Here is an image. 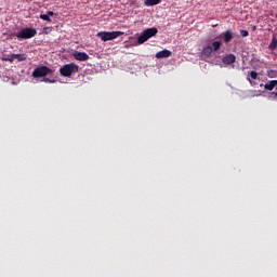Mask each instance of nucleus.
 <instances>
[{
    "label": "nucleus",
    "instance_id": "1",
    "mask_svg": "<svg viewBox=\"0 0 277 277\" xmlns=\"http://www.w3.org/2000/svg\"><path fill=\"white\" fill-rule=\"evenodd\" d=\"M157 34H159V29H157V27L147 28L138 36L137 43L144 44V42H147L150 38H155Z\"/></svg>",
    "mask_w": 277,
    "mask_h": 277
},
{
    "label": "nucleus",
    "instance_id": "2",
    "mask_svg": "<svg viewBox=\"0 0 277 277\" xmlns=\"http://www.w3.org/2000/svg\"><path fill=\"white\" fill-rule=\"evenodd\" d=\"M76 72H79V65L75 63L63 65L60 68V74L62 77H72V75H75Z\"/></svg>",
    "mask_w": 277,
    "mask_h": 277
},
{
    "label": "nucleus",
    "instance_id": "3",
    "mask_svg": "<svg viewBox=\"0 0 277 277\" xmlns=\"http://www.w3.org/2000/svg\"><path fill=\"white\" fill-rule=\"evenodd\" d=\"M119 36H124V32L117 31H100L97 32V38H101L103 42H109V40H116Z\"/></svg>",
    "mask_w": 277,
    "mask_h": 277
},
{
    "label": "nucleus",
    "instance_id": "4",
    "mask_svg": "<svg viewBox=\"0 0 277 277\" xmlns=\"http://www.w3.org/2000/svg\"><path fill=\"white\" fill-rule=\"evenodd\" d=\"M52 72H53V69L42 65L35 68V70L32 71V77L34 79H40L42 77H48V75H52Z\"/></svg>",
    "mask_w": 277,
    "mask_h": 277
},
{
    "label": "nucleus",
    "instance_id": "5",
    "mask_svg": "<svg viewBox=\"0 0 277 277\" xmlns=\"http://www.w3.org/2000/svg\"><path fill=\"white\" fill-rule=\"evenodd\" d=\"M38 34V30L36 28H24L22 31L16 34V38L19 40H29V38H34Z\"/></svg>",
    "mask_w": 277,
    "mask_h": 277
},
{
    "label": "nucleus",
    "instance_id": "6",
    "mask_svg": "<svg viewBox=\"0 0 277 277\" xmlns=\"http://www.w3.org/2000/svg\"><path fill=\"white\" fill-rule=\"evenodd\" d=\"M222 62L225 66H230V64H235V62H237V56H235V54H227L222 58Z\"/></svg>",
    "mask_w": 277,
    "mask_h": 277
},
{
    "label": "nucleus",
    "instance_id": "7",
    "mask_svg": "<svg viewBox=\"0 0 277 277\" xmlns=\"http://www.w3.org/2000/svg\"><path fill=\"white\" fill-rule=\"evenodd\" d=\"M74 57L78 62H88V60H90V55H88L85 52H75Z\"/></svg>",
    "mask_w": 277,
    "mask_h": 277
},
{
    "label": "nucleus",
    "instance_id": "8",
    "mask_svg": "<svg viewBox=\"0 0 277 277\" xmlns=\"http://www.w3.org/2000/svg\"><path fill=\"white\" fill-rule=\"evenodd\" d=\"M221 37L223 38V41L228 44V42H230L234 38L233 36V30H226L224 32L221 34Z\"/></svg>",
    "mask_w": 277,
    "mask_h": 277
},
{
    "label": "nucleus",
    "instance_id": "9",
    "mask_svg": "<svg viewBox=\"0 0 277 277\" xmlns=\"http://www.w3.org/2000/svg\"><path fill=\"white\" fill-rule=\"evenodd\" d=\"M157 60H163L166 57H172V52L170 50H162L156 53Z\"/></svg>",
    "mask_w": 277,
    "mask_h": 277
},
{
    "label": "nucleus",
    "instance_id": "10",
    "mask_svg": "<svg viewBox=\"0 0 277 277\" xmlns=\"http://www.w3.org/2000/svg\"><path fill=\"white\" fill-rule=\"evenodd\" d=\"M213 54V48L211 45H207L206 48H203L201 55L203 58L209 60V57H211V55Z\"/></svg>",
    "mask_w": 277,
    "mask_h": 277
},
{
    "label": "nucleus",
    "instance_id": "11",
    "mask_svg": "<svg viewBox=\"0 0 277 277\" xmlns=\"http://www.w3.org/2000/svg\"><path fill=\"white\" fill-rule=\"evenodd\" d=\"M277 85V80H271L266 84H264V90H268V92H272L274 88Z\"/></svg>",
    "mask_w": 277,
    "mask_h": 277
},
{
    "label": "nucleus",
    "instance_id": "12",
    "mask_svg": "<svg viewBox=\"0 0 277 277\" xmlns=\"http://www.w3.org/2000/svg\"><path fill=\"white\" fill-rule=\"evenodd\" d=\"M13 57L17 62H25V60H27V54H13Z\"/></svg>",
    "mask_w": 277,
    "mask_h": 277
},
{
    "label": "nucleus",
    "instance_id": "13",
    "mask_svg": "<svg viewBox=\"0 0 277 277\" xmlns=\"http://www.w3.org/2000/svg\"><path fill=\"white\" fill-rule=\"evenodd\" d=\"M161 3V0H145V5H159Z\"/></svg>",
    "mask_w": 277,
    "mask_h": 277
},
{
    "label": "nucleus",
    "instance_id": "14",
    "mask_svg": "<svg viewBox=\"0 0 277 277\" xmlns=\"http://www.w3.org/2000/svg\"><path fill=\"white\" fill-rule=\"evenodd\" d=\"M276 47H277V39H276V37H274L272 42L268 45V49H269V51H276Z\"/></svg>",
    "mask_w": 277,
    "mask_h": 277
},
{
    "label": "nucleus",
    "instance_id": "15",
    "mask_svg": "<svg viewBox=\"0 0 277 277\" xmlns=\"http://www.w3.org/2000/svg\"><path fill=\"white\" fill-rule=\"evenodd\" d=\"M220 47H222V42L221 41H213L212 42V51H220Z\"/></svg>",
    "mask_w": 277,
    "mask_h": 277
},
{
    "label": "nucleus",
    "instance_id": "16",
    "mask_svg": "<svg viewBox=\"0 0 277 277\" xmlns=\"http://www.w3.org/2000/svg\"><path fill=\"white\" fill-rule=\"evenodd\" d=\"M267 77H269V79H277V70L269 69L267 71Z\"/></svg>",
    "mask_w": 277,
    "mask_h": 277
},
{
    "label": "nucleus",
    "instance_id": "17",
    "mask_svg": "<svg viewBox=\"0 0 277 277\" xmlns=\"http://www.w3.org/2000/svg\"><path fill=\"white\" fill-rule=\"evenodd\" d=\"M41 21H47V23H51V17L48 14L40 15Z\"/></svg>",
    "mask_w": 277,
    "mask_h": 277
},
{
    "label": "nucleus",
    "instance_id": "18",
    "mask_svg": "<svg viewBox=\"0 0 277 277\" xmlns=\"http://www.w3.org/2000/svg\"><path fill=\"white\" fill-rule=\"evenodd\" d=\"M2 60V62H14V54H11L10 56H8V57H2L1 58Z\"/></svg>",
    "mask_w": 277,
    "mask_h": 277
},
{
    "label": "nucleus",
    "instance_id": "19",
    "mask_svg": "<svg viewBox=\"0 0 277 277\" xmlns=\"http://www.w3.org/2000/svg\"><path fill=\"white\" fill-rule=\"evenodd\" d=\"M250 77H251V79L256 80V79H259V72L252 70V71H250Z\"/></svg>",
    "mask_w": 277,
    "mask_h": 277
},
{
    "label": "nucleus",
    "instance_id": "20",
    "mask_svg": "<svg viewBox=\"0 0 277 277\" xmlns=\"http://www.w3.org/2000/svg\"><path fill=\"white\" fill-rule=\"evenodd\" d=\"M240 36H242V38H248V36H250V32L248 30H240Z\"/></svg>",
    "mask_w": 277,
    "mask_h": 277
},
{
    "label": "nucleus",
    "instance_id": "21",
    "mask_svg": "<svg viewBox=\"0 0 277 277\" xmlns=\"http://www.w3.org/2000/svg\"><path fill=\"white\" fill-rule=\"evenodd\" d=\"M43 81L44 83H55V80H52L50 78H44Z\"/></svg>",
    "mask_w": 277,
    "mask_h": 277
},
{
    "label": "nucleus",
    "instance_id": "22",
    "mask_svg": "<svg viewBox=\"0 0 277 277\" xmlns=\"http://www.w3.org/2000/svg\"><path fill=\"white\" fill-rule=\"evenodd\" d=\"M47 15L51 18V16H55V13L53 11H49Z\"/></svg>",
    "mask_w": 277,
    "mask_h": 277
},
{
    "label": "nucleus",
    "instance_id": "23",
    "mask_svg": "<svg viewBox=\"0 0 277 277\" xmlns=\"http://www.w3.org/2000/svg\"><path fill=\"white\" fill-rule=\"evenodd\" d=\"M271 96H272L273 98H277V92H272V93H271Z\"/></svg>",
    "mask_w": 277,
    "mask_h": 277
}]
</instances>
